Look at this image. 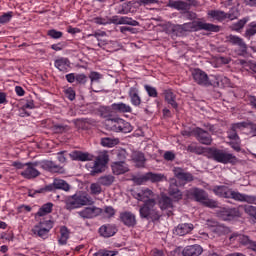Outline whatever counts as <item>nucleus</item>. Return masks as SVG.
Instances as JSON below:
<instances>
[{
	"mask_svg": "<svg viewBox=\"0 0 256 256\" xmlns=\"http://www.w3.org/2000/svg\"><path fill=\"white\" fill-rule=\"evenodd\" d=\"M133 161L136 163L137 167H145V154L142 152L134 153Z\"/></svg>",
	"mask_w": 256,
	"mask_h": 256,
	"instance_id": "46",
	"label": "nucleus"
},
{
	"mask_svg": "<svg viewBox=\"0 0 256 256\" xmlns=\"http://www.w3.org/2000/svg\"><path fill=\"white\" fill-rule=\"evenodd\" d=\"M50 49H52L53 51H63V49H65V43L59 42L57 44H52L50 46Z\"/></svg>",
	"mask_w": 256,
	"mask_h": 256,
	"instance_id": "62",
	"label": "nucleus"
},
{
	"mask_svg": "<svg viewBox=\"0 0 256 256\" xmlns=\"http://www.w3.org/2000/svg\"><path fill=\"white\" fill-rule=\"evenodd\" d=\"M213 192L218 197H223L224 199H233L234 201H238L239 203L253 204L256 201V196L243 194L225 185L215 186Z\"/></svg>",
	"mask_w": 256,
	"mask_h": 256,
	"instance_id": "1",
	"label": "nucleus"
},
{
	"mask_svg": "<svg viewBox=\"0 0 256 256\" xmlns=\"http://www.w3.org/2000/svg\"><path fill=\"white\" fill-rule=\"evenodd\" d=\"M57 189H60L61 191H69L71 186L69 183H67V181L55 178L52 184L46 185L45 187L38 190H30L29 197H35L37 193H51V191H55Z\"/></svg>",
	"mask_w": 256,
	"mask_h": 256,
	"instance_id": "7",
	"label": "nucleus"
},
{
	"mask_svg": "<svg viewBox=\"0 0 256 256\" xmlns=\"http://www.w3.org/2000/svg\"><path fill=\"white\" fill-rule=\"evenodd\" d=\"M201 253H203V248L197 244L186 246L182 251L183 256H199Z\"/></svg>",
	"mask_w": 256,
	"mask_h": 256,
	"instance_id": "31",
	"label": "nucleus"
},
{
	"mask_svg": "<svg viewBox=\"0 0 256 256\" xmlns=\"http://www.w3.org/2000/svg\"><path fill=\"white\" fill-rule=\"evenodd\" d=\"M106 127H108V129L111 131H115L116 133H131V131H133V126H131V123L121 118L106 120Z\"/></svg>",
	"mask_w": 256,
	"mask_h": 256,
	"instance_id": "8",
	"label": "nucleus"
},
{
	"mask_svg": "<svg viewBox=\"0 0 256 256\" xmlns=\"http://www.w3.org/2000/svg\"><path fill=\"white\" fill-rule=\"evenodd\" d=\"M167 7L176 9L177 11H189L191 9V5L182 0H169Z\"/></svg>",
	"mask_w": 256,
	"mask_h": 256,
	"instance_id": "27",
	"label": "nucleus"
},
{
	"mask_svg": "<svg viewBox=\"0 0 256 256\" xmlns=\"http://www.w3.org/2000/svg\"><path fill=\"white\" fill-rule=\"evenodd\" d=\"M54 67L61 73H69V69H71V61L67 57H59L54 60Z\"/></svg>",
	"mask_w": 256,
	"mask_h": 256,
	"instance_id": "22",
	"label": "nucleus"
},
{
	"mask_svg": "<svg viewBox=\"0 0 256 256\" xmlns=\"http://www.w3.org/2000/svg\"><path fill=\"white\" fill-rule=\"evenodd\" d=\"M208 15L209 17H212V19H216V21L222 23V21H225L226 19H229V21H235V19L239 17V11L235 8L229 10L228 13L221 10H211L208 12Z\"/></svg>",
	"mask_w": 256,
	"mask_h": 256,
	"instance_id": "9",
	"label": "nucleus"
},
{
	"mask_svg": "<svg viewBox=\"0 0 256 256\" xmlns=\"http://www.w3.org/2000/svg\"><path fill=\"white\" fill-rule=\"evenodd\" d=\"M230 241L231 243H235V241H237L241 245H244L245 247H248V249H252V251L256 252V242H253L251 239H249V236L233 233L230 236Z\"/></svg>",
	"mask_w": 256,
	"mask_h": 256,
	"instance_id": "13",
	"label": "nucleus"
},
{
	"mask_svg": "<svg viewBox=\"0 0 256 256\" xmlns=\"http://www.w3.org/2000/svg\"><path fill=\"white\" fill-rule=\"evenodd\" d=\"M166 33L172 37H183L185 32L183 31V26L181 24H166Z\"/></svg>",
	"mask_w": 256,
	"mask_h": 256,
	"instance_id": "24",
	"label": "nucleus"
},
{
	"mask_svg": "<svg viewBox=\"0 0 256 256\" xmlns=\"http://www.w3.org/2000/svg\"><path fill=\"white\" fill-rule=\"evenodd\" d=\"M52 227V220H43L32 228V233L36 235V237H40V239H47V237H49V231H51Z\"/></svg>",
	"mask_w": 256,
	"mask_h": 256,
	"instance_id": "10",
	"label": "nucleus"
},
{
	"mask_svg": "<svg viewBox=\"0 0 256 256\" xmlns=\"http://www.w3.org/2000/svg\"><path fill=\"white\" fill-rule=\"evenodd\" d=\"M231 85V80L223 74L211 75L210 87H229Z\"/></svg>",
	"mask_w": 256,
	"mask_h": 256,
	"instance_id": "16",
	"label": "nucleus"
},
{
	"mask_svg": "<svg viewBox=\"0 0 256 256\" xmlns=\"http://www.w3.org/2000/svg\"><path fill=\"white\" fill-rule=\"evenodd\" d=\"M187 151H189V153H196L197 155H201V148L196 144H190L187 147Z\"/></svg>",
	"mask_w": 256,
	"mask_h": 256,
	"instance_id": "57",
	"label": "nucleus"
},
{
	"mask_svg": "<svg viewBox=\"0 0 256 256\" xmlns=\"http://www.w3.org/2000/svg\"><path fill=\"white\" fill-rule=\"evenodd\" d=\"M13 15V11L3 13L0 16V25H7V23H10L11 20L13 19Z\"/></svg>",
	"mask_w": 256,
	"mask_h": 256,
	"instance_id": "48",
	"label": "nucleus"
},
{
	"mask_svg": "<svg viewBox=\"0 0 256 256\" xmlns=\"http://www.w3.org/2000/svg\"><path fill=\"white\" fill-rule=\"evenodd\" d=\"M165 161H174L175 160V153L171 151H167L164 153Z\"/></svg>",
	"mask_w": 256,
	"mask_h": 256,
	"instance_id": "64",
	"label": "nucleus"
},
{
	"mask_svg": "<svg viewBox=\"0 0 256 256\" xmlns=\"http://www.w3.org/2000/svg\"><path fill=\"white\" fill-rule=\"evenodd\" d=\"M99 113H100L101 117H103L104 119H107L106 121H108V119H111L109 117H112L113 113H115L113 111V104H111V106L100 107Z\"/></svg>",
	"mask_w": 256,
	"mask_h": 256,
	"instance_id": "40",
	"label": "nucleus"
},
{
	"mask_svg": "<svg viewBox=\"0 0 256 256\" xmlns=\"http://www.w3.org/2000/svg\"><path fill=\"white\" fill-rule=\"evenodd\" d=\"M107 163H109V154H99L93 163L90 174L98 175V173H103V171H105V168L107 167Z\"/></svg>",
	"mask_w": 256,
	"mask_h": 256,
	"instance_id": "11",
	"label": "nucleus"
},
{
	"mask_svg": "<svg viewBox=\"0 0 256 256\" xmlns=\"http://www.w3.org/2000/svg\"><path fill=\"white\" fill-rule=\"evenodd\" d=\"M101 145L102 147H115V145H119V139L111 138V137H104L101 138Z\"/></svg>",
	"mask_w": 256,
	"mask_h": 256,
	"instance_id": "43",
	"label": "nucleus"
},
{
	"mask_svg": "<svg viewBox=\"0 0 256 256\" xmlns=\"http://www.w3.org/2000/svg\"><path fill=\"white\" fill-rule=\"evenodd\" d=\"M26 168L24 171L20 173L21 177L24 179H37L39 175H41V172L37 170V162H28L25 163Z\"/></svg>",
	"mask_w": 256,
	"mask_h": 256,
	"instance_id": "14",
	"label": "nucleus"
},
{
	"mask_svg": "<svg viewBox=\"0 0 256 256\" xmlns=\"http://www.w3.org/2000/svg\"><path fill=\"white\" fill-rule=\"evenodd\" d=\"M141 219L147 221H159L161 213L157 210V201L155 199H148L139 209Z\"/></svg>",
	"mask_w": 256,
	"mask_h": 256,
	"instance_id": "5",
	"label": "nucleus"
},
{
	"mask_svg": "<svg viewBox=\"0 0 256 256\" xmlns=\"http://www.w3.org/2000/svg\"><path fill=\"white\" fill-rule=\"evenodd\" d=\"M87 205H93V198L85 191H78L72 196L66 198V209L73 211V209H81Z\"/></svg>",
	"mask_w": 256,
	"mask_h": 256,
	"instance_id": "2",
	"label": "nucleus"
},
{
	"mask_svg": "<svg viewBox=\"0 0 256 256\" xmlns=\"http://www.w3.org/2000/svg\"><path fill=\"white\" fill-rule=\"evenodd\" d=\"M227 40L229 41V43H232V45H237L238 47L242 48L245 47V42L239 36L231 34L227 37Z\"/></svg>",
	"mask_w": 256,
	"mask_h": 256,
	"instance_id": "47",
	"label": "nucleus"
},
{
	"mask_svg": "<svg viewBox=\"0 0 256 256\" xmlns=\"http://www.w3.org/2000/svg\"><path fill=\"white\" fill-rule=\"evenodd\" d=\"M47 36L50 37V39H61L63 37V32L56 29H50L47 31Z\"/></svg>",
	"mask_w": 256,
	"mask_h": 256,
	"instance_id": "50",
	"label": "nucleus"
},
{
	"mask_svg": "<svg viewBox=\"0 0 256 256\" xmlns=\"http://www.w3.org/2000/svg\"><path fill=\"white\" fill-rule=\"evenodd\" d=\"M98 183L103 185L104 187H111V184L115 183V176L110 175V174L101 176L98 179Z\"/></svg>",
	"mask_w": 256,
	"mask_h": 256,
	"instance_id": "42",
	"label": "nucleus"
},
{
	"mask_svg": "<svg viewBox=\"0 0 256 256\" xmlns=\"http://www.w3.org/2000/svg\"><path fill=\"white\" fill-rule=\"evenodd\" d=\"M70 157L72 161H92L93 160V155L89 154V152H82L75 150L70 154Z\"/></svg>",
	"mask_w": 256,
	"mask_h": 256,
	"instance_id": "29",
	"label": "nucleus"
},
{
	"mask_svg": "<svg viewBox=\"0 0 256 256\" xmlns=\"http://www.w3.org/2000/svg\"><path fill=\"white\" fill-rule=\"evenodd\" d=\"M53 212V203L47 202L46 204H43L37 213L35 214V217H45V215H49V213Z\"/></svg>",
	"mask_w": 256,
	"mask_h": 256,
	"instance_id": "37",
	"label": "nucleus"
},
{
	"mask_svg": "<svg viewBox=\"0 0 256 256\" xmlns=\"http://www.w3.org/2000/svg\"><path fill=\"white\" fill-rule=\"evenodd\" d=\"M120 221H122L126 227H135L137 225V218L135 217V214L128 211L120 214Z\"/></svg>",
	"mask_w": 256,
	"mask_h": 256,
	"instance_id": "25",
	"label": "nucleus"
},
{
	"mask_svg": "<svg viewBox=\"0 0 256 256\" xmlns=\"http://www.w3.org/2000/svg\"><path fill=\"white\" fill-rule=\"evenodd\" d=\"M182 25L184 33H191V31H210L211 33H219V26L203 21L187 22Z\"/></svg>",
	"mask_w": 256,
	"mask_h": 256,
	"instance_id": "6",
	"label": "nucleus"
},
{
	"mask_svg": "<svg viewBox=\"0 0 256 256\" xmlns=\"http://www.w3.org/2000/svg\"><path fill=\"white\" fill-rule=\"evenodd\" d=\"M249 23V17H244L240 19L238 22H234L231 26L230 29L231 31H235L236 33H241L243 29L245 28V25Z\"/></svg>",
	"mask_w": 256,
	"mask_h": 256,
	"instance_id": "38",
	"label": "nucleus"
},
{
	"mask_svg": "<svg viewBox=\"0 0 256 256\" xmlns=\"http://www.w3.org/2000/svg\"><path fill=\"white\" fill-rule=\"evenodd\" d=\"M245 213H247V215H250V217H253L256 220V207L255 206H246Z\"/></svg>",
	"mask_w": 256,
	"mask_h": 256,
	"instance_id": "58",
	"label": "nucleus"
},
{
	"mask_svg": "<svg viewBox=\"0 0 256 256\" xmlns=\"http://www.w3.org/2000/svg\"><path fill=\"white\" fill-rule=\"evenodd\" d=\"M158 205L161 211H167L168 217L173 215V199L167 195H162L158 200Z\"/></svg>",
	"mask_w": 256,
	"mask_h": 256,
	"instance_id": "17",
	"label": "nucleus"
},
{
	"mask_svg": "<svg viewBox=\"0 0 256 256\" xmlns=\"http://www.w3.org/2000/svg\"><path fill=\"white\" fill-rule=\"evenodd\" d=\"M104 213L107 214V217L109 219H111V217L115 216V208H113L112 206H106L104 208Z\"/></svg>",
	"mask_w": 256,
	"mask_h": 256,
	"instance_id": "60",
	"label": "nucleus"
},
{
	"mask_svg": "<svg viewBox=\"0 0 256 256\" xmlns=\"http://www.w3.org/2000/svg\"><path fill=\"white\" fill-rule=\"evenodd\" d=\"M102 211L103 210L101 208L93 206L86 207L83 210L77 212V214L79 215V217H81V219H94V217H99Z\"/></svg>",
	"mask_w": 256,
	"mask_h": 256,
	"instance_id": "18",
	"label": "nucleus"
},
{
	"mask_svg": "<svg viewBox=\"0 0 256 256\" xmlns=\"http://www.w3.org/2000/svg\"><path fill=\"white\" fill-rule=\"evenodd\" d=\"M132 195L134 199H137V201H142L143 203H145V201H149V199H155V193L149 188H144L139 192H133Z\"/></svg>",
	"mask_w": 256,
	"mask_h": 256,
	"instance_id": "21",
	"label": "nucleus"
},
{
	"mask_svg": "<svg viewBox=\"0 0 256 256\" xmlns=\"http://www.w3.org/2000/svg\"><path fill=\"white\" fill-rule=\"evenodd\" d=\"M67 241H69V228L66 226H62L60 228V238L58 240V243L60 245H67Z\"/></svg>",
	"mask_w": 256,
	"mask_h": 256,
	"instance_id": "41",
	"label": "nucleus"
},
{
	"mask_svg": "<svg viewBox=\"0 0 256 256\" xmlns=\"http://www.w3.org/2000/svg\"><path fill=\"white\" fill-rule=\"evenodd\" d=\"M193 135L202 145H211V143H213V138L211 137V134H209V132L203 130L202 128H195L193 130Z\"/></svg>",
	"mask_w": 256,
	"mask_h": 256,
	"instance_id": "15",
	"label": "nucleus"
},
{
	"mask_svg": "<svg viewBox=\"0 0 256 256\" xmlns=\"http://www.w3.org/2000/svg\"><path fill=\"white\" fill-rule=\"evenodd\" d=\"M146 179H148V181H151L152 183H159L163 179H165V175L148 172V173H146Z\"/></svg>",
	"mask_w": 256,
	"mask_h": 256,
	"instance_id": "45",
	"label": "nucleus"
},
{
	"mask_svg": "<svg viewBox=\"0 0 256 256\" xmlns=\"http://www.w3.org/2000/svg\"><path fill=\"white\" fill-rule=\"evenodd\" d=\"M113 25H130L131 27H139V22L133 20V18L128 16H113Z\"/></svg>",
	"mask_w": 256,
	"mask_h": 256,
	"instance_id": "20",
	"label": "nucleus"
},
{
	"mask_svg": "<svg viewBox=\"0 0 256 256\" xmlns=\"http://www.w3.org/2000/svg\"><path fill=\"white\" fill-rule=\"evenodd\" d=\"M117 255L116 251L111 250H99L98 252L94 253V256H115Z\"/></svg>",
	"mask_w": 256,
	"mask_h": 256,
	"instance_id": "54",
	"label": "nucleus"
},
{
	"mask_svg": "<svg viewBox=\"0 0 256 256\" xmlns=\"http://www.w3.org/2000/svg\"><path fill=\"white\" fill-rule=\"evenodd\" d=\"M94 23H96V25H111V24H113V16L111 18L96 17V18H94Z\"/></svg>",
	"mask_w": 256,
	"mask_h": 256,
	"instance_id": "49",
	"label": "nucleus"
},
{
	"mask_svg": "<svg viewBox=\"0 0 256 256\" xmlns=\"http://www.w3.org/2000/svg\"><path fill=\"white\" fill-rule=\"evenodd\" d=\"M194 227L191 223H183L179 224L175 229V235H179L180 237H183L185 235H189L191 231H193Z\"/></svg>",
	"mask_w": 256,
	"mask_h": 256,
	"instance_id": "32",
	"label": "nucleus"
},
{
	"mask_svg": "<svg viewBox=\"0 0 256 256\" xmlns=\"http://www.w3.org/2000/svg\"><path fill=\"white\" fill-rule=\"evenodd\" d=\"M174 175L180 181H186L188 183L193 181V174L189 172H185V170L182 168H174Z\"/></svg>",
	"mask_w": 256,
	"mask_h": 256,
	"instance_id": "35",
	"label": "nucleus"
},
{
	"mask_svg": "<svg viewBox=\"0 0 256 256\" xmlns=\"http://www.w3.org/2000/svg\"><path fill=\"white\" fill-rule=\"evenodd\" d=\"M207 155L208 159H212V161H215L216 163H222V165H229V163L234 165V163H237V156L223 149L215 147L208 148Z\"/></svg>",
	"mask_w": 256,
	"mask_h": 256,
	"instance_id": "4",
	"label": "nucleus"
},
{
	"mask_svg": "<svg viewBox=\"0 0 256 256\" xmlns=\"http://www.w3.org/2000/svg\"><path fill=\"white\" fill-rule=\"evenodd\" d=\"M76 81L80 85H85V83H87V75H85V74H76Z\"/></svg>",
	"mask_w": 256,
	"mask_h": 256,
	"instance_id": "61",
	"label": "nucleus"
},
{
	"mask_svg": "<svg viewBox=\"0 0 256 256\" xmlns=\"http://www.w3.org/2000/svg\"><path fill=\"white\" fill-rule=\"evenodd\" d=\"M117 226L114 224H104L99 228V233L101 237L105 239H109V237H113L117 234Z\"/></svg>",
	"mask_w": 256,
	"mask_h": 256,
	"instance_id": "23",
	"label": "nucleus"
},
{
	"mask_svg": "<svg viewBox=\"0 0 256 256\" xmlns=\"http://www.w3.org/2000/svg\"><path fill=\"white\" fill-rule=\"evenodd\" d=\"M64 93L69 101H75L76 93L73 87H68L64 90Z\"/></svg>",
	"mask_w": 256,
	"mask_h": 256,
	"instance_id": "53",
	"label": "nucleus"
},
{
	"mask_svg": "<svg viewBox=\"0 0 256 256\" xmlns=\"http://www.w3.org/2000/svg\"><path fill=\"white\" fill-rule=\"evenodd\" d=\"M144 89H145L146 93L148 94V97L156 98L159 96V93L157 92V88H155L153 86L145 85Z\"/></svg>",
	"mask_w": 256,
	"mask_h": 256,
	"instance_id": "52",
	"label": "nucleus"
},
{
	"mask_svg": "<svg viewBox=\"0 0 256 256\" xmlns=\"http://www.w3.org/2000/svg\"><path fill=\"white\" fill-rule=\"evenodd\" d=\"M247 127V122H238L232 124L231 128L228 130V139H231V141H235L240 139L239 134H237L238 129H245Z\"/></svg>",
	"mask_w": 256,
	"mask_h": 256,
	"instance_id": "26",
	"label": "nucleus"
},
{
	"mask_svg": "<svg viewBox=\"0 0 256 256\" xmlns=\"http://www.w3.org/2000/svg\"><path fill=\"white\" fill-rule=\"evenodd\" d=\"M164 99L168 105L171 106L175 111H179V104L177 103V96L171 90L164 91Z\"/></svg>",
	"mask_w": 256,
	"mask_h": 256,
	"instance_id": "28",
	"label": "nucleus"
},
{
	"mask_svg": "<svg viewBox=\"0 0 256 256\" xmlns=\"http://www.w3.org/2000/svg\"><path fill=\"white\" fill-rule=\"evenodd\" d=\"M112 109L114 113H133V108L131 105L123 102L113 103Z\"/></svg>",
	"mask_w": 256,
	"mask_h": 256,
	"instance_id": "33",
	"label": "nucleus"
},
{
	"mask_svg": "<svg viewBox=\"0 0 256 256\" xmlns=\"http://www.w3.org/2000/svg\"><path fill=\"white\" fill-rule=\"evenodd\" d=\"M255 35H256V21H253L248 24V27L246 28V31L244 33V37H246V39H251V37Z\"/></svg>",
	"mask_w": 256,
	"mask_h": 256,
	"instance_id": "44",
	"label": "nucleus"
},
{
	"mask_svg": "<svg viewBox=\"0 0 256 256\" xmlns=\"http://www.w3.org/2000/svg\"><path fill=\"white\" fill-rule=\"evenodd\" d=\"M192 78L194 83L201 87H211V76L209 78L207 73L199 68L192 70Z\"/></svg>",
	"mask_w": 256,
	"mask_h": 256,
	"instance_id": "12",
	"label": "nucleus"
},
{
	"mask_svg": "<svg viewBox=\"0 0 256 256\" xmlns=\"http://www.w3.org/2000/svg\"><path fill=\"white\" fill-rule=\"evenodd\" d=\"M230 147L234 149L237 153L241 151V138L238 140H234V142H230Z\"/></svg>",
	"mask_w": 256,
	"mask_h": 256,
	"instance_id": "59",
	"label": "nucleus"
},
{
	"mask_svg": "<svg viewBox=\"0 0 256 256\" xmlns=\"http://www.w3.org/2000/svg\"><path fill=\"white\" fill-rule=\"evenodd\" d=\"M65 79L66 81H68V83H75V81H77V74L75 73L66 74Z\"/></svg>",
	"mask_w": 256,
	"mask_h": 256,
	"instance_id": "63",
	"label": "nucleus"
},
{
	"mask_svg": "<svg viewBox=\"0 0 256 256\" xmlns=\"http://www.w3.org/2000/svg\"><path fill=\"white\" fill-rule=\"evenodd\" d=\"M42 167H43V169H45L46 171H49L50 173H61V171L63 169L62 167H60L53 161L44 162Z\"/></svg>",
	"mask_w": 256,
	"mask_h": 256,
	"instance_id": "39",
	"label": "nucleus"
},
{
	"mask_svg": "<svg viewBox=\"0 0 256 256\" xmlns=\"http://www.w3.org/2000/svg\"><path fill=\"white\" fill-rule=\"evenodd\" d=\"M103 189L101 188V184L99 183H92L90 185V193L91 195H101Z\"/></svg>",
	"mask_w": 256,
	"mask_h": 256,
	"instance_id": "51",
	"label": "nucleus"
},
{
	"mask_svg": "<svg viewBox=\"0 0 256 256\" xmlns=\"http://www.w3.org/2000/svg\"><path fill=\"white\" fill-rule=\"evenodd\" d=\"M130 103L133 107H139L141 105V96H139V90L135 87H131L128 92Z\"/></svg>",
	"mask_w": 256,
	"mask_h": 256,
	"instance_id": "34",
	"label": "nucleus"
},
{
	"mask_svg": "<svg viewBox=\"0 0 256 256\" xmlns=\"http://www.w3.org/2000/svg\"><path fill=\"white\" fill-rule=\"evenodd\" d=\"M186 199H190L191 201H196L197 203H202L205 207H210L211 209H215L217 207V202L209 199V195L205 190L200 188H191L185 192Z\"/></svg>",
	"mask_w": 256,
	"mask_h": 256,
	"instance_id": "3",
	"label": "nucleus"
},
{
	"mask_svg": "<svg viewBox=\"0 0 256 256\" xmlns=\"http://www.w3.org/2000/svg\"><path fill=\"white\" fill-rule=\"evenodd\" d=\"M111 167L114 175H123L129 171V167L125 161L113 162Z\"/></svg>",
	"mask_w": 256,
	"mask_h": 256,
	"instance_id": "30",
	"label": "nucleus"
},
{
	"mask_svg": "<svg viewBox=\"0 0 256 256\" xmlns=\"http://www.w3.org/2000/svg\"><path fill=\"white\" fill-rule=\"evenodd\" d=\"M69 129L68 125L56 124L53 126V131L56 133H65Z\"/></svg>",
	"mask_w": 256,
	"mask_h": 256,
	"instance_id": "55",
	"label": "nucleus"
},
{
	"mask_svg": "<svg viewBox=\"0 0 256 256\" xmlns=\"http://www.w3.org/2000/svg\"><path fill=\"white\" fill-rule=\"evenodd\" d=\"M168 193L170 197L176 201H181V199H183V193L179 190V186H177V184H170Z\"/></svg>",
	"mask_w": 256,
	"mask_h": 256,
	"instance_id": "36",
	"label": "nucleus"
},
{
	"mask_svg": "<svg viewBox=\"0 0 256 256\" xmlns=\"http://www.w3.org/2000/svg\"><path fill=\"white\" fill-rule=\"evenodd\" d=\"M103 75L99 72L92 71L90 72L89 79L91 80V83H95V81H99L102 79Z\"/></svg>",
	"mask_w": 256,
	"mask_h": 256,
	"instance_id": "56",
	"label": "nucleus"
},
{
	"mask_svg": "<svg viewBox=\"0 0 256 256\" xmlns=\"http://www.w3.org/2000/svg\"><path fill=\"white\" fill-rule=\"evenodd\" d=\"M218 217L223 221H231L235 217H239V210L237 208H222L218 212Z\"/></svg>",
	"mask_w": 256,
	"mask_h": 256,
	"instance_id": "19",
	"label": "nucleus"
}]
</instances>
